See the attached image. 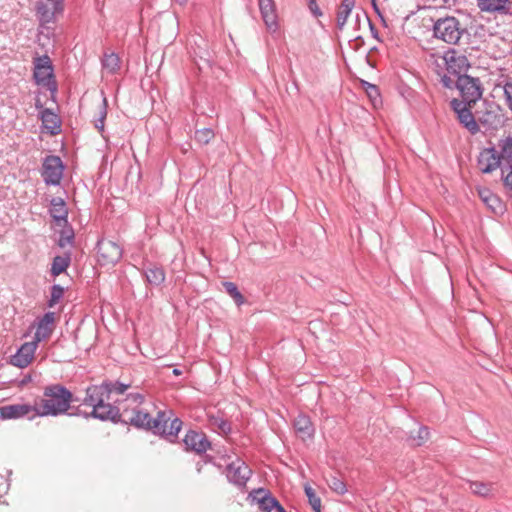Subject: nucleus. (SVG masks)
Returning a JSON list of instances; mask_svg holds the SVG:
<instances>
[{
  "label": "nucleus",
  "mask_w": 512,
  "mask_h": 512,
  "mask_svg": "<svg viewBox=\"0 0 512 512\" xmlns=\"http://www.w3.org/2000/svg\"><path fill=\"white\" fill-rule=\"evenodd\" d=\"M477 193L481 201L495 214H502L505 210L502 200L489 188L479 187Z\"/></svg>",
  "instance_id": "nucleus-20"
},
{
  "label": "nucleus",
  "mask_w": 512,
  "mask_h": 512,
  "mask_svg": "<svg viewBox=\"0 0 512 512\" xmlns=\"http://www.w3.org/2000/svg\"><path fill=\"white\" fill-rule=\"evenodd\" d=\"M102 386H105V393L108 399H110V395L112 393L118 395L124 394L126 390L130 387V384H125L120 381L105 380L102 382Z\"/></svg>",
  "instance_id": "nucleus-34"
},
{
  "label": "nucleus",
  "mask_w": 512,
  "mask_h": 512,
  "mask_svg": "<svg viewBox=\"0 0 512 512\" xmlns=\"http://www.w3.org/2000/svg\"><path fill=\"white\" fill-rule=\"evenodd\" d=\"M371 30H372V33H373L374 37L377 38L378 34H377V31L374 30L373 26H371Z\"/></svg>",
  "instance_id": "nucleus-58"
},
{
  "label": "nucleus",
  "mask_w": 512,
  "mask_h": 512,
  "mask_svg": "<svg viewBox=\"0 0 512 512\" xmlns=\"http://www.w3.org/2000/svg\"><path fill=\"white\" fill-rule=\"evenodd\" d=\"M459 123L466 128L471 134L479 132V124L471 112V107L466 110H461V113L457 116Z\"/></svg>",
  "instance_id": "nucleus-30"
},
{
  "label": "nucleus",
  "mask_w": 512,
  "mask_h": 512,
  "mask_svg": "<svg viewBox=\"0 0 512 512\" xmlns=\"http://www.w3.org/2000/svg\"><path fill=\"white\" fill-rule=\"evenodd\" d=\"M102 104H103V108L100 112V117L95 122V127L100 131H102L104 129V120L107 115V111H106L107 99L105 97L103 98Z\"/></svg>",
  "instance_id": "nucleus-46"
},
{
  "label": "nucleus",
  "mask_w": 512,
  "mask_h": 512,
  "mask_svg": "<svg viewBox=\"0 0 512 512\" xmlns=\"http://www.w3.org/2000/svg\"><path fill=\"white\" fill-rule=\"evenodd\" d=\"M499 156L503 163L502 172L505 173V169H512V137L508 136L499 142Z\"/></svg>",
  "instance_id": "nucleus-27"
},
{
  "label": "nucleus",
  "mask_w": 512,
  "mask_h": 512,
  "mask_svg": "<svg viewBox=\"0 0 512 512\" xmlns=\"http://www.w3.org/2000/svg\"><path fill=\"white\" fill-rule=\"evenodd\" d=\"M70 415L74 416H82L86 419L94 418L100 421H111L114 424H120V422H124L122 420V412H120V408L107 403L104 401L97 407H94L91 412H84L79 407L76 408L75 412Z\"/></svg>",
  "instance_id": "nucleus-5"
},
{
  "label": "nucleus",
  "mask_w": 512,
  "mask_h": 512,
  "mask_svg": "<svg viewBox=\"0 0 512 512\" xmlns=\"http://www.w3.org/2000/svg\"><path fill=\"white\" fill-rule=\"evenodd\" d=\"M429 435L430 432L428 427L421 426L415 435L412 432L410 433L409 439L413 441L414 445L421 446L429 439Z\"/></svg>",
  "instance_id": "nucleus-40"
},
{
  "label": "nucleus",
  "mask_w": 512,
  "mask_h": 512,
  "mask_svg": "<svg viewBox=\"0 0 512 512\" xmlns=\"http://www.w3.org/2000/svg\"><path fill=\"white\" fill-rule=\"evenodd\" d=\"M225 292L234 300L237 306H241L245 302V298L239 291L237 285L230 281H224L222 283Z\"/></svg>",
  "instance_id": "nucleus-35"
},
{
  "label": "nucleus",
  "mask_w": 512,
  "mask_h": 512,
  "mask_svg": "<svg viewBox=\"0 0 512 512\" xmlns=\"http://www.w3.org/2000/svg\"><path fill=\"white\" fill-rule=\"evenodd\" d=\"M213 137H214V132L211 128H202V129L196 130V132H195V140L199 144L206 145L211 141V139Z\"/></svg>",
  "instance_id": "nucleus-41"
},
{
  "label": "nucleus",
  "mask_w": 512,
  "mask_h": 512,
  "mask_svg": "<svg viewBox=\"0 0 512 512\" xmlns=\"http://www.w3.org/2000/svg\"><path fill=\"white\" fill-rule=\"evenodd\" d=\"M326 482H327V485L329 486V488L333 492H335L339 495H343L347 492V487H346L345 482L336 475H330L326 479Z\"/></svg>",
  "instance_id": "nucleus-37"
},
{
  "label": "nucleus",
  "mask_w": 512,
  "mask_h": 512,
  "mask_svg": "<svg viewBox=\"0 0 512 512\" xmlns=\"http://www.w3.org/2000/svg\"><path fill=\"white\" fill-rule=\"evenodd\" d=\"M184 445L187 450L196 452L197 454L205 453L211 446L207 436L202 432L189 430L184 439Z\"/></svg>",
  "instance_id": "nucleus-16"
},
{
  "label": "nucleus",
  "mask_w": 512,
  "mask_h": 512,
  "mask_svg": "<svg viewBox=\"0 0 512 512\" xmlns=\"http://www.w3.org/2000/svg\"><path fill=\"white\" fill-rule=\"evenodd\" d=\"M55 322V313L54 312H46L43 317L38 319L36 331L34 334L33 340L36 343H40L48 339L53 332V324Z\"/></svg>",
  "instance_id": "nucleus-17"
},
{
  "label": "nucleus",
  "mask_w": 512,
  "mask_h": 512,
  "mask_svg": "<svg viewBox=\"0 0 512 512\" xmlns=\"http://www.w3.org/2000/svg\"><path fill=\"white\" fill-rule=\"evenodd\" d=\"M72 403H79V405H83V404H82V399H80V398H79V397H77V396H74L73 394H72V401H71V404H72Z\"/></svg>",
  "instance_id": "nucleus-54"
},
{
  "label": "nucleus",
  "mask_w": 512,
  "mask_h": 512,
  "mask_svg": "<svg viewBox=\"0 0 512 512\" xmlns=\"http://www.w3.org/2000/svg\"><path fill=\"white\" fill-rule=\"evenodd\" d=\"M188 0H175V2L179 3L180 5H183L187 2Z\"/></svg>",
  "instance_id": "nucleus-57"
},
{
  "label": "nucleus",
  "mask_w": 512,
  "mask_h": 512,
  "mask_svg": "<svg viewBox=\"0 0 512 512\" xmlns=\"http://www.w3.org/2000/svg\"><path fill=\"white\" fill-rule=\"evenodd\" d=\"M197 472L200 473L201 472V465L198 463L197 464Z\"/></svg>",
  "instance_id": "nucleus-59"
},
{
  "label": "nucleus",
  "mask_w": 512,
  "mask_h": 512,
  "mask_svg": "<svg viewBox=\"0 0 512 512\" xmlns=\"http://www.w3.org/2000/svg\"><path fill=\"white\" fill-rule=\"evenodd\" d=\"M213 426L217 427L223 434L228 435L232 431L231 423L220 417H214L211 420Z\"/></svg>",
  "instance_id": "nucleus-43"
},
{
  "label": "nucleus",
  "mask_w": 512,
  "mask_h": 512,
  "mask_svg": "<svg viewBox=\"0 0 512 512\" xmlns=\"http://www.w3.org/2000/svg\"><path fill=\"white\" fill-rule=\"evenodd\" d=\"M504 93L506 95L509 107L512 110V83H507L504 86Z\"/></svg>",
  "instance_id": "nucleus-49"
},
{
  "label": "nucleus",
  "mask_w": 512,
  "mask_h": 512,
  "mask_svg": "<svg viewBox=\"0 0 512 512\" xmlns=\"http://www.w3.org/2000/svg\"><path fill=\"white\" fill-rule=\"evenodd\" d=\"M109 400L105 393V386L102 383L99 385H89L85 390V397L82 399V404L92 407L99 406L104 401Z\"/></svg>",
  "instance_id": "nucleus-18"
},
{
  "label": "nucleus",
  "mask_w": 512,
  "mask_h": 512,
  "mask_svg": "<svg viewBox=\"0 0 512 512\" xmlns=\"http://www.w3.org/2000/svg\"><path fill=\"white\" fill-rule=\"evenodd\" d=\"M37 346L38 343L34 340L25 342L17 349L16 353L10 357L9 363L18 368L27 367L34 357Z\"/></svg>",
  "instance_id": "nucleus-14"
},
{
  "label": "nucleus",
  "mask_w": 512,
  "mask_h": 512,
  "mask_svg": "<svg viewBox=\"0 0 512 512\" xmlns=\"http://www.w3.org/2000/svg\"><path fill=\"white\" fill-rule=\"evenodd\" d=\"M509 0H478V7L485 12H500L503 14H511L507 4Z\"/></svg>",
  "instance_id": "nucleus-28"
},
{
  "label": "nucleus",
  "mask_w": 512,
  "mask_h": 512,
  "mask_svg": "<svg viewBox=\"0 0 512 512\" xmlns=\"http://www.w3.org/2000/svg\"><path fill=\"white\" fill-rule=\"evenodd\" d=\"M469 488L475 495L489 497L496 491L495 484L481 481H470Z\"/></svg>",
  "instance_id": "nucleus-31"
},
{
  "label": "nucleus",
  "mask_w": 512,
  "mask_h": 512,
  "mask_svg": "<svg viewBox=\"0 0 512 512\" xmlns=\"http://www.w3.org/2000/svg\"><path fill=\"white\" fill-rule=\"evenodd\" d=\"M12 475V470H7V477H10Z\"/></svg>",
  "instance_id": "nucleus-60"
},
{
  "label": "nucleus",
  "mask_w": 512,
  "mask_h": 512,
  "mask_svg": "<svg viewBox=\"0 0 512 512\" xmlns=\"http://www.w3.org/2000/svg\"><path fill=\"white\" fill-rule=\"evenodd\" d=\"M362 86L364 87L368 97L375 104L377 101H380V93L379 89L376 85L371 84L367 81H362Z\"/></svg>",
  "instance_id": "nucleus-42"
},
{
  "label": "nucleus",
  "mask_w": 512,
  "mask_h": 512,
  "mask_svg": "<svg viewBox=\"0 0 512 512\" xmlns=\"http://www.w3.org/2000/svg\"><path fill=\"white\" fill-rule=\"evenodd\" d=\"M355 6V0H342L337 12V27L342 30L347 22L352 9Z\"/></svg>",
  "instance_id": "nucleus-32"
},
{
  "label": "nucleus",
  "mask_w": 512,
  "mask_h": 512,
  "mask_svg": "<svg viewBox=\"0 0 512 512\" xmlns=\"http://www.w3.org/2000/svg\"><path fill=\"white\" fill-rule=\"evenodd\" d=\"M62 229L59 232V238L57 240V245L60 248H65L66 246H72L74 244L75 234L72 226L67 221L66 223H62Z\"/></svg>",
  "instance_id": "nucleus-33"
},
{
  "label": "nucleus",
  "mask_w": 512,
  "mask_h": 512,
  "mask_svg": "<svg viewBox=\"0 0 512 512\" xmlns=\"http://www.w3.org/2000/svg\"><path fill=\"white\" fill-rule=\"evenodd\" d=\"M33 64V79L35 83L46 87L51 93L52 100H55L57 83L54 79V68L50 57L46 54L37 56L34 58Z\"/></svg>",
  "instance_id": "nucleus-2"
},
{
  "label": "nucleus",
  "mask_w": 512,
  "mask_h": 512,
  "mask_svg": "<svg viewBox=\"0 0 512 512\" xmlns=\"http://www.w3.org/2000/svg\"><path fill=\"white\" fill-rule=\"evenodd\" d=\"M35 108L39 111V113L42 111V110H45L46 108L44 107L43 103L41 102V100L39 98H36L35 100Z\"/></svg>",
  "instance_id": "nucleus-53"
},
{
  "label": "nucleus",
  "mask_w": 512,
  "mask_h": 512,
  "mask_svg": "<svg viewBox=\"0 0 512 512\" xmlns=\"http://www.w3.org/2000/svg\"><path fill=\"white\" fill-rule=\"evenodd\" d=\"M259 9L263 21L270 32H276L278 29L277 15L273 0H258Z\"/></svg>",
  "instance_id": "nucleus-19"
},
{
  "label": "nucleus",
  "mask_w": 512,
  "mask_h": 512,
  "mask_svg": "<svg viewBox=\"0 0 512 512\" xmlns=\"http://www.w3.org/2000/svg\"><path fill=\"white\" fill-rule=\"evenodd\" d=\"M464 32L459 20L453 16L439 18L433 24V36L447 44H457Z\"/></svg>",
  "instance_id": "nucleus-3"
},
{
  "label": "nucleus",
  "mask_w": 512,
  "mask_h": 512,
  "mask_svg": "<svg viewBox=\"0 0 512 512\" xmlns=\"http://www.w3.org/2000/svg\"><path fill=\"white\" fill-rule=\"evenodd\" d=\"M251 474L252 470L241 460H236L226 467V477L228 481L240 489L246 486Z\"/></svg>",
  "instance_id": "nucleus-11"
},
{
  "label": "nucleus",
  "mask_w": 512,
  "mask_h": 512,
  "mask_svg": "<svg viewBox=\"0 0 512 512\" xmlns=\"http://www.w3.org/2000/svg\"><path fill=\"white\" fill-rule=\"evenodd\" d=\"M102 66L108 72L114 74L120 69V59L115 53L105 54L102 59Z\"/></svg>",
  "instance_id": "nucleus-36"
},
{
  "label": "nucleus",
  "mask_w": 512,
  "mask_h": 512,
  "mask_svg": "<svg viewBox=\"0 0 512 512\" xmlns=\"http://www.w3.org/2000/svg\"><path fill=\"white\" fill-rule=\"evenodd\" d=\"M477 164L479 170L484 174H489L497 168L502 169L503 166L501 156L495 147L483 149L478 156Z\"/></svg>",
  "instance_id": "nucleus-13"
},
{
  "label": "nucleus",
  "mask_w": 512,
  "mask_h": 512,
  "mask_svg": "<svg viewBox=\"0 0 512 512\" xmlns=\"http://www.w3.org/2000/svg\"><path fill=\"white\" fill-rule=\"evenodd\" d=\"M450 106L457 116L461 113V110H466L469 107H471V105H468V103H466L464 99L459 100L457 98L451 100Z\"/></svg>",
  "instance_id": "nucleus-44"
},
{
  "label": "nucleus",
  "mask_w": 512,
  "mask_h": 512,
  "mask_svg": "<svg viewBox=\"0 0 512 512\" xmlns=\"http://www.w3.org/2000/svg\"><path fill=\"white\" fill-rule=\"evenodd\" d=\"M36 412L39 416H58L67 413L71 407L72 392L61 384H52L44 389Z\"/></svg>",
  "instance_id": "nucleus-1"
},
{
  "label": "nucleus",
  "mask_w": 512,
  "mask_h": 512,
  "mask_svg": "<svg viewBox=\"0 0 512 512\" xmlns=\"http://www.w3.org/2000/svg\"><path fill=\"white\" fill-rule=\"evenodd\" d=\"M305 495L308 498V502L315 512H321V499L316 495L314 489L306 484L304 486Z\"/></svg>",
  "instance_id": "nucleus-38"
},
{
  "label": "nucleus",
  "mask_w": 512,
  "mask_h": 512,
  "mask_svg": "<svg viewBox=\"0 0 512 512\" xmlns=\"http://www.w3.org/2000/svg\"><path fill=\"white\" fill-rule=\"evenodd\" d=\"M478 123L486 130H497L503 125L500 107L495 103L487 104L485 110L478 113Z\"/></svg>",
  "instance_id": "nucleus-12"
},
{
  "label": "nucleus",
  "mask_w": 512,
  "mask_h": 512,
  "mask_svg": "<svg viewBox=\"0 0 512 512\" xmlns=\"http://www.w3.org/2000/svg\"><path fill=\"white\" fill-rule=\"evenodd\" d=\"M39 118L43 128L51 135H57L61 131L59 116L52 109H45L40 112Z\"/></svg>",
  "instance_id": "nucleus-23"
},
{
  "label": "nucleus",
  "mask_w": 512,
  "mask_h": 512,
  "mask_svg": "<svg viewBox=\"0 0 512 512\" xmlns=\"http://www.w3.org/2000/svg\"><path fill=\"white\" fill-rule=\"evenodd\" d=\"M371 4H372V7H373V10L375 11V13H376V14H377L381 19H383L382 14H381V11H380V8L378 7L376 0H371Z\"/></svg>",
  "instance_id": "nucleus-52"
},
{
  "label": "nucleus",
  "mask_w": 512,
  "mask_h": 512,
  "mask_svg": "<svg viewBox=\"0 0 512 512\" xmlns=\"http://www.w3.org/2000/svg\"><path fill=\"white\" fill-rule=\"evenodd\" d=\"M453 75L447 73L440 75V83L444 88L453 89L455 88L456 79Z\"/></svg>",
  "instance_id": "nucleus-45"
},
{
  "label": "nucleus",
  "mask_w": 512,
  "mask_h": 512,
  "mask_svg": "<svg viewBox=\"0 0 512 512\" xmlns=\"http://www.w3.org/2000/svg\"><path fill=\"white\" fill-rule=\"evenodd\" d=\"M64 292V287L60 284L52 285L50 288V298L47 302L48 307H54L63 298Z\"/></svg>",
  "instance_id": "nucleus-39"
},
{
  "label": "nucleus",
  "mask_w": 512,
  "mask_h": 512,
  "mask_svg": "<svg viewBox=\"0 0 512 512\" xmlns=\"http://www.w3.org/2000/svg\"><path fill=\"white\" fill-rule=\"evenodd\" d=\"M276 510H277V512H287L280 503L276 507Z\"/></svg>",
  "instance_id": "nucleus-55"
},
{
  "label": "nucleus",
  "mask_w": 512,
  "mask_h": 512,
  "mask_svg": "<svg viewBox=\"0 0 512 512\" xmlns=\"http://www.w3.org/2000/svg\"><path fill=\"white\" fill-rule=\"evenodd\" d=\"M169 420L170 418L166 416L164 411H162L161 425L159 428H155L154 433L173 443L176 441L178 434L182 429L183 422L180 418L176 417L170 421V425L167 427Z\"/></svg>",
  "instance_id": "nucleus-15"
},
{
  "label": "nucleus",
  "mask_w": 512,
  "mask_h": 512,
  "mask_svg": "<svg viewBox=\"0 0 512 512\" xmlns=\"http://www.w3.org/2000/svg\"><path fill=\"white\" fill-rule=\"evenodd\" d=\"M32 411L29 404H12L0 407V417L3 419H18L27 416Z\"/></svg>",
  "instance_id": "nucleus-25"
},
{
  "label": "nucleus",
  "mask_w": 512,
  "mask_h": 512,
  "mask_svg": "<svg viewBox=\"0 0 512 512\" xmlns=\"http://www.w3.org/2000/svg\"><path fill=\"white\" fill-rule=\"evenodd\" d=\"M250 495L258 501L260 509L264 512H271L279 504V501L264 488L254 489Z\"/></svg>",
  "instance_id": "nucleus-24"
},
{
  "label": "nucleus",
  "mask_w": 512,
  "mask_h": 512,
  "mask_svg": "<svg viewBox=\"0 0 512 512\" xmlns=\"http://www.w3.org/2000/svg\"><path fill=\"white\" fill-rule=\"evenodd\" d=\"M63 10V0H39L35 5L40 26L46 29L55 24L57 16L62 14Z\"/></svg>",
  "instance_id": "nucleus-4"
},
{
  "label": "nucleus",
  "mask_w": 512,
  "mask_h": 512,
  "mask_svg": "<svg viewBox=\"0 0 512 512\" xmlns=\"http://www.w3.org/2000/svg\"><path fill=\"white\" fill-rule=\"evenodd\" d=\"M71 264V253L67 252L63 255H57L52 259L50 273L53 277H57L64 273Z\"/></svg>",
  "instance_id": "nucleus-29"
},
{
  "label": "nucleus",
  "mask_w": 512,
  "mask_h": 512,
  "mask_svg": "<svg viewBox=\"0 0 512 512\" xmlns=\"http://www.w3.org/2000/svg\"><path fill=\"white\" fill-rule=\"evenodd\" d=\"M308 7H309V10L310 12L315 16V17H320L322 16V11L320 10L316 0H309V3H308Z\"/></svg>",
  "instance_id": "nucleus-48"
},
{
  "label": "nucleus",
  "mask_w": 512,
  "mask_h": 512,
  "mask_svg": "<svg viewBox=\"0 0 512 512\" xmlns=\"http://www.w3.org/2000/svg\"><path fill=\"white\" fill-rule=\"evenodd\" d=\"M49 215L57 225H62L68 221V209L66 202L61 197H53L50 200Z\"/></svg>",
  "instance_id": "nucleus-21"
},
{
  "label": "nucleus",
  "mask_w": 512,
  "mask_h": 512,
  "mask_svg": "<svg viewBox=\"0 0 512 512\" xmlns=\"http://www.w3.org/2000/svg\"><path fill=\"white\" fill-rule=\"evenodd\" d=\"M455 88L459 90L462 99L468 105L475 104L483 93V88L479 78L472 76H459L456 79Z\"/></svg>",
  "instance_id": "nucleus-7"
},
{
  "label": "nucleus",
  "mask_w": 512,
  "mask_h": 512,
  "mask_svg": "<svg viewBox=\"0 0 512 512\" xmlns=\"http://www.w3.org/2000/svg\"><path fill=\"white\" fill-rule=\"evenodd\" d=\"M448 74L456 79L459 76H467L466 72L470 67L469 61L465 55L459 54L456 50H448L443 57Z\"/></svg>",
  "instance_id": "nucleus-10"
},
{
  "label": "nucleus",
  "mask_w": 512,
  "mask_h": 512,
  "mask_svg": "<svg viewBox=\"0 0 512 512\" xmlns=\"http://www.w3.org/2000/svg\"><path fill=\"white\" fill-rule=\"evenodd\" d=\"M96 249L98 262L102 266L117 264L123 255L122 247L118 243L108 239L99 240Z\"/></svg>",
  "instance_id": "nucleus-9"
},
{
  "label": "nucleus",
  "mask_w": 512,
  "mask_h": 512,
  "mask_svg": "<svg viewBox=\"0 0 512 512\" xmlns=\"http://www.w3.org/2000/svg\"><path fill=\"white\" fill-rule=\"evenodd\" d=\"M142 271L147 283L150 285L160 286L165 281V271L158 265L149 264L145 266Z\"/></svg>",
  "instance_id": "nucleus-26"
},
{
  "label": "nucleus",
  "mask_w": 512,
  "mask_h": 512,
  "mask_svg": "<svg viewBox=\"0 0 512 512\" xmlns=\"http://www.w3.org/2000/svg\"><path fill=\"white\" fill-rule=\"evenodd\" d=\"M506 171H508L506 175L502 172V181L504 187L510 191V197H512V169H505Z\"/></svg>",
  "instance_id": "nucleus-47"
},
{
  "label": "nucleus",
  "mask_w": 512,
  "mask_h": 512,
  "mask_svg": "<svg viewBox=\"0 0 512 512\" xmlns=\"http://www.w3.org/2000/svg\"><path fill=\"white\" fill-rule=\"evenodd\" d=\"M173 374L178 376V375L182 374V371L180 369L175 368V369H173Z\"/></svg>",
  "instance_id": "nucleus-56"
},
{
  "label": "nucleus",
  "mask_w": 512,
  "mask_h": 512,
  "mask_svg": "<svg viewBox=\"0 0 512 512\" xmlns=\"http://www.w3.org/2000/svg\"><path fill=\"white\" fill-rule=\"evenodd\" d=\"M127 399L131 400L134 403L142 404L144 401V396L140 393H130Z\"/></svg>",
  "instance_id": "nucleus-50"
},
{
  "label": "nucleus",
  "mask_w": 512,
  "mask_h": 512,
  "mask_svg": "<svg viewBox=\"0 0 512 512\" xmlns=\"http://www.w3.org/2000/svg\"><path fill=\"white\" fill-rule=\"evenodd\" d=\"M162 411H159L156 418H152L148 412L141 409H133L131 415L126 417V411L122 412L123 425H131L138 429L152 430L160 427Z\"/></svg>",
  "instance_id": "nucleus-8"
},
{
  "label": "nucleus",
  "mask_w": 512,
  "mask_h": 512,
  "mask_svg": "<svg viewBox=\"0 0 512 512\" xmlns=\"http://www.w3.org/2000/svg\"><path fill=\"white\" fill-rule=\"evenodd\" d=\"M65 165L56 155H48L43 159L41 176L48 186H58L61 183Z\"/></svg>",
  "instance_id": "nucleus-6"
},
{
  "label": "nucleus",
  "mask_w": 512,
  "mask_h": 512,
  "mask_svg": "<svg viewBox=\"0 0 512 512\" xmlns=\"http://www.w3.org/2000/svg\"><path fill=\"white\" fill-rule=\"evenodd\" d=\"M293 426L298 436L303 440L312 439L315 435L314 425L310 417L306 414H298L294 419Z\"/></svg>",
  "instance_id": "nucleus-22"
},
{
  "label": "nucleus",
  "mask_w": 512,
  "mask_h": 512,
  "mask_svg": "<svg viewBox=\"0 0 512 512\" xmlns=\"http://www.w3.org/2000/svg\"><path fill=\"white\" fill-rule=\"evenodd\" d=\"M10 488V482L9 479H7L4 483L0 484V497H2L3 494H6Z\"/></svg>",
  "instance_id": "nucleus-51"
}]
</instances>
